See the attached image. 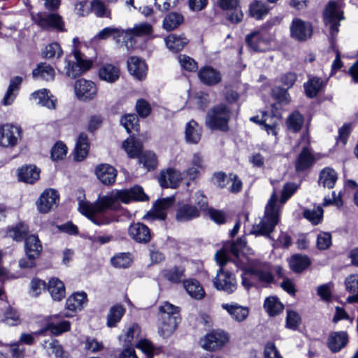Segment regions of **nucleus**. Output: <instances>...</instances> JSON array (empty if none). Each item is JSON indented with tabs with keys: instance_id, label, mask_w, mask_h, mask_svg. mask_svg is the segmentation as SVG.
<instances>
[{
	"instance_id": "4468645a",
	"label": "nucleus",
	"mask_w": 358,
	"mask_h": 358,
	"mask_svg": "<svg viewBox=\"0 0 358 358\" xmlns=\"http://www.w3.org/2000/svg\"><path fill=\"white\" fill-rule=\"evenodd\" d=\"M280 120L281 115L278 111L263 112L261 117V126L268 135H271L276 139L280 129Z\"/></svg>"
},
{
	"instance_id": "f257e3e1",
	"label": "nucleus",
	"mask_w": 358,
	"mask_h": 358,
	"mask_svg": "<svg viewBox=\"0 0 358 358\" xmlns=\"http://www.w3.org/2000/svg\"><path fill=\"white\" fill-rule=\"evenodd\" d=\"M147 195L140 186H134L130 189H113L107 194L99 196L98 199L90 203L80 201L79 211L96 225L108 224L115 220V216L107 211L113 209L116 203L120 201L129 203L134 201H146Z\"/></svg>"
},
{
	"instance_id": "72a5a7b5",
	"label": "nucleus",
	"mask_w": 358,
	"mask_h": 358,
	"mask_svg": "<svg viewBox=\"0 0 358 358\" xmlns=\"http://www.w3.org/2000/svg\"><path fill=\"white\" fill-rule=\"evenodd\" d=\"M338 180V174L334 169L325 167L319 174L318 184L323 187L331 189L334 187Z\"/></svg>"
},
{
	"instance_id": "7ed1b4c3",
	"label": "nucleus",
	"mask_w": 358,
	"mask_h": 358,
	"mask_svg": "<svg viewBox=\"0 0 358 358\" xmlns=\"http://www.w3.org/2000/svg\"><path fill=\"white\" fill-rule=\"evenodd\" d=\"M277 202L278 196L274 192L266 205L264 216L253 224L252 234L269 237L280 221V207Z\"/></svg>"
},
{
	"instance_id": "bf43d9fd",
	"label": "nucleus",
	"mask_w": 358,
	"mask_h": 358,
	"mask_svg": "<svg viewBox=\"0 0 358 358\" xmlns=\"http://www.w3.org/2000/svg\"><path fill=\"white\" fill-rule=\"evenodd\" d=\"M310 264L309 259L306 256L300 255H294L290 261L289 265L295 272H301L306 268Z\"/></svg>"
},
{
	"instance_id": "8fccbe9b",
	"label": "nucleus",
	"mask_w": 358,
	"mask_h": 358,
	"mask_svg": "<svg viewBox=\"0 0 358 358\" xmlns=\"http://www.w3.org/2000/svg\"><path fill=\"white\" fill-rule=\"evenodd\" d=\"M184 20L183 15L177 12L168 13L163 20V28L166 31L176 29Z\"/></svg>"
},
{
	"instance_id": "5fc2aeb1",
	"label": "nucleus",
	"mask_w": 358,
	"mask_h": 358,
	"mask_svg": "<svg viewBox=\"0 0 358 358\" xmlns=\"http://www.w3.org/2000/svg\"><path fill=\"white\" fill-rule=\"evenodd\" d=\"M161 319L169 320L171 317L180 319L178 315L179 308L174 305L165 301L159 308Z\"/></svg>"
},
{
	"instance_id": "79ce46f5",
	"label": "nucleus",
	"mask_w": 358,
	"mask_h": 358,
	"mask_svg": "<svg viewBox=\"0 0 358 358\" xmlns=\"http://www.w3.org/2000/svg\"><path fill=\"white\" fill-rule=\"evenodd\" d=\"M180 319L171 317L169 320L161 319L159 327V334L164 338L169 337L176 329Z\"/></svg>"
},
{
	"instance_id": "bb28decb",
	"label": "nucleus",
	"mask_w": 358,
	"mask_h": 358,
	"mask_svg": "<svg viewBox=\"0 0 358 358\" xmlns=\"http://www.w3.org/2000/svg\"><path fill=\"white\" fill-rule=\"evenodd\" d=\"M183 287L187 293L194 299L201 300L206 296L203 286L196 279L189 278L184 280Z\"/></svg>"
},
{
	"instance_id": "1a4fd4ad",
	"label": "nucleus",
	"mask_w": 358,
	"mask_h": 358,
	"mask_svg": "<svg viewBox=\"0 0 358 358\" xmlns=\"http://www.w3.org/2000/svg\"><path fill=\"white\" fill-rule=\"evenodd\" d=\"M22 138V129L14 124H4L0 126V146L6 148L15 147Z\"/></svg>"
},
{
	"instance_id": "20e7f679",
	"label": "nucleus",
	"mask_w": 358,
	"mask_h": 358,
	"mask_svg": "<svg viewBox=\"0 0 358 358\" xmlns=\"http://www.w3.org/2000/svg\"><path fill=\"white\" fill-rule=\"evenodd\" d=\"M215 260L220 266H224L228 262L227 246L217 252L215 255ZM214 287L220 291L227 294H231L237 289V282L235 275L230 271L221 267L217 272L213 279Z\"/></svg>"
},
{
	"instance_id": "412c9836",
	"label": "nucleus",
	"mask_w": 358,
	"mask_h": 358,
	"mask_svg": "<svg viewBox=\"0 0 358 358\" xmlns=\"http://www.w3.org/2000/svg\"><path fill=\"white\" fill-rule=\"evenodd\" d=\"M22 80V78L20 76L13 77L10 80L7 90L1 100V104L3 106H8L14 103L18 94Z\"/></svg>"
},
{
	"instance_id": "338daca9",
	"label": "nucleus",
	"mask_w": 358,
	"mask_h": 358,
	"mask_svg": "<svg viewBox=\"0 0 358 358\" xmlns=\"http://www.w3.org/2000/svg\"><path fill=\"white\" fill-rule=\"evenodd\" d=\"M121 124L125 128L128 133L132 131H138V117L134 114H128L123 116L121 119Z\"/></svg>"
},
{
	"instance_id": "de8ad7c7",
	"label": "nucleus",
	"mask_w": 358,
	"mask_h": 358,
	"mask_svg": "<svg viewBox=\"0 0 358 358\" xmlns=\"http://www.w3.org/2000/svg\"><path fill=\"white\" fill-rule=\"evenodd\" d=\"M125 313L124 308L119 304L112 306L107 315L106 325L108 327H114L121 320Z\"/></svg>"
},
{
	"instance_id": "4c0bfd02",
	"label": "nucleus",
	"mask_w": 358,
	"mask_h": 358,
	"mask_svg": "<svg viewBox=\"0 0 358 358\" xmlns=\"http://www.w3.org/2000/svg\"><path fill=\"white\" fill-rule=\"evenodd\" d=\"M89 147L87 135L85 133H81L78 136L75 148V159L77 161L83 160L88 154Z\"/></svg>"
},
{
	"instance_id": "864d4df0",
	"label": "nucleus",
	"mask_w": 358,
	"mask_h": 358,
	"mask_svg": "<svg viewBox=\"0 0 358 358\" xmlns=\"http://www.w3.org/2000/svg\"><path fill=\"white\" fill-rule=\"evenodd\" d=\"M70 329L71 323L68 320H62L57 324L47 321L45 327L43 329L44 332L49 330L55 336L69 331Z\"/></svg>"
},
{
	"instance_id": "b1692460",
	"label": "nucleus",
	"mask_w": 358,
	"mask_h": 358,
	"mask_svg": "<svg viewBox=\"0 0 358 358\" xmlns=\"http://www.w3.org/2000/svg\"><path fill=\"white\" fill-rule=\"evenodd\" d=\"M174 202L173 196L158 199L154 204L152 216L159 220H164L166 217V213Z\"/></svg>"
},
{
	"instance_id": "0e129e2a",
	"label": "nucleus",
	"mask_w": 358,
	"mask_h": 358,
	"mask_svg": "<svg viewBox=\"0 0 358 358\" xmlns=\"http://www.w3.org/2000/svg\"><path fill=\"white\" fill-rule=\"evenodd\" d=\"M178 60L182 70L189 72H194L198 69L197 62L188 55H179Z\"/></svg>"
},
{
	"instance_id": "aec40b11",
	"label": "nucleus",
	"mask_w": 358,
	"mask_h": 358,
	"mask_svg": "<svg viewBox=\"0 0 358 358\" xmlns=\"http://www.w3.org/2000/svg\"><path fill=\"white\" fill-rule=\"evenodd\" d=\"M222 308L228 313L234 320L238 322L245 320L250 312L247 306L239 305L237 303H222Z\"/></svg>"
},
{
	"instance_id": "052dcab7",
	"label": "nucleus",
	"mask_w": 358,
	"mask_h": 358,
	"mask_svg": "<svg viewBox=\"0 0 358 358\" xmlns=\"http://www.w3.org/2000/svg\"><path fill=\"white\" fill-rule=\"evenodd\" d=\"M303 123V116L298 112L292 113L287 120V127L288 129L293 132L299 131Z\"/></svg>"
},
{
	"instance_id": "f8f14e48",
	"label": "nucleus",
	"mask_w": 358,
	"mask_h": 358,
	"mask_svg": "<svg viewBox=\"0 0 358 358\" xmlns=\"http://www.w3.org/2000/svg\"><path fill=\"white\" fill-rule=\"evenodd\" d=\"M74 92L79 101L88 102L96 97L98 88L93 81L81 78L75 82Z\"/></svg>"
},
{
	"instance_id": "ddd939ff",
	"label": "nucleus",
	"mask_w": 358,
	"mask_h": 358,
	"mask_svg": "<svg viewBox=\"0 0 358 358\" xmlns=\"http://www.w3.org/2000/svg\"><path fill=\"white\" fill-rule=\"evenodd\" d=\"M248 45L255 51H266L271 48V34L265 29L255 31L246 36Z\"/></svg>"
},
{
	"instance_id": "ea45409f",
	"label": "nucleus",
	"mask_w": 358,
	"mask_h": 358,
	"mask_svg": "<svg viewBox=\"0 0 358 358\" xmlns=\"http://www.w3.org/2000/svg\"><path fill=\"white\" fill-rule=\"evenodd\" d=\"M32 75L34 78L49 81L54 79L55 73L50 64L41 63L33 70Z\"/></svg>"
},
{
	"instance_id": "473e14b6",
	"label": "nucleus",
	"mask_w": 358,
	"mask_h": 358,
	"mask_svg": "<svg viewBox=\"0 0 358 358\" xmlns=\"http://www.w3.org/2000/svg\"><path fill=\"white\" fill-rule=\"evenodd\" d=\"M42 248L41 243L36 235H30L25 238L24 250L27 257H38Z\"/></svg>"
},
{
	"instance_id": "13d9d810",
	"label": "nucleus",
	"mask_w": 358,
	"mask_h": 358,
	"mask_svg": "<svg viewBox=\"0 0 358 358\" xmlns=\"http://www.w3.org/2000/svg\"><path fill=\"white\" fill-rule=\"evenodd\" d=\"M43 56L47 59H59L63 54L60 45L57 43H51L47 45L43 50Z\"/></svg>"
},
{
	"instance_id": "603ef678",
	"label": "nucleus",
	"mask_w": 358,
	"mask_h": 358,
	"mask_svg": "<svg viewBox=\"0 0 358 358\" xmlns=\"http://www.w3.org/2000/svg\"><path fill=\"white\" fill-rule=\"evenodd\" d=\"M314 162V157L306 148H303L301 154L299 155L296 163V169L298 171H303L310 166Z\"/></svg>"
},
{
	"instance_id": "6e6d98bb",
	"label": "nucleus",
	"mask_w": 358,
	"mask_h": 358,
	"mask_svg": "<svg viewBox=\"0 0 358 358\" xmlns=\"http://www.w3.org/2000/svg\"><path fill=\"white\" fill-rule=\"evenodd\" d=\"M138 157L139 158L140 164H143L147 171H151L157 166V156L153 152H144Z\"/></svg>"
},
{
	"instance_id": "2eb2a0df",
	"label": "nucleus",
	"mask_w": 358,
	"mask_h": 358,
	"mask_svg": "<svg viewBox=\"0 0 358 358\" xmlns=\"http://www.w3.org/2000/svg\"><path fill=\"white\" fill-rule=\"evenodd\" d=\"M59 194L53 189H45L36 201L37 209L40 213H47L59 202Z\"/></svg>"
},
{
	"instance_id": "f704fd0d",
	"label": "nucleus",
	"mask_w": 358,
	"mask_h": 358,
	"mask_svg": "<svg viewBox=\"0 0 358 358\" xmlns=\"http://www.w3.org/2000/svg\"><path fill=\"white\" fill-rule=\"evenodd\" d=\"M120 75L119 68L110 64L103 65L99 70V78L110 83L116 82L119 79Z\"/></svg>"
},
{
	"instance_id": "69168bd1",
	"label": "nucleus",
	"mask_w": 358,
	"mask_h": 358,
	"mask_svg": "<svg viewBox=\"0 0 358 358\" xmlns=\"http://www.w3.org/2000/svg\"><path fill=\"white\" fill-rule=\"evenodd\" d=\"M132 262V257L129 253H120L111 259L112 264L117 268H127Z\"/></svg>"
},
{
	"instance_id": "7c9ffc66",
	"label": "nucleus",
	"mask_w": 358,
	"mask_h": 358,
	"mask_svg": "<svg viewBox=\"0 0 358 358\" xmlns=\"http://www.w3.org/2000/svg\"><path fill=\"white\" fill-rule=\"evenodd\" d=\"M31 99L36 101V103L42 106H45L49 109L55 108L56 99L50 94L46 89H42L33 92L31 94Z\"/></svg>"
},
{
	"instance_id": "09e8293b",
	"label": "nucleus",
	"mask_w": 358,
	"mask_h": 358,
	"mask_svg": "<svg viewBox=\"0 0 358 358\" xmlns=\"http://www.w3.org/2000/svg\"><path fill=\"white\" fill-rule=\"evenodd\" d=\"M324 85V82L321 78L316 77L310 78L308 82L304 83L306 96L310 98L315 97Z\"/></svg>"
},
{
	"instance_id": "dca6fc26",
	"label": "nucleus",
	"mask_w": 358,
	"mask_h": 358,
	"mask_svg": "<svg viewBox=\"0 0 358 358\" xmlns=\"http://www.w3.org/2000/svg\"><path fill=\"white\" fill-rule=\"evenodd\" d=\"M290 33L293 38L299 41H304L311 37L313 28L309 22L295 18L290 25Z\"/></svg>"
},
{
	"instance_id": "6e6552de",
	"label": "nucleus",
	"mask_w": 358,
	"mask_h": 358,
	"mask_svg": "<svg viewBox=\"0 0 358 358\" xmlns=\"http://www.w3.org/2000/svg\"><path fill=\"white\" fill-rule=\"evenodd\" d=\"M123 45L127 50L135 45L136 38L151 37L153 33V27L148 22H141L134 25L132 28L123 29Z\"/></svg>"
},
{
	"instance_id": "9d476101",
	"label": "nucleus",
	"mask_w": 358,
	"mask_h": 358,
	"mask_svg": "<svg viewBox=\"0 0 358 358\" xmlns=\"http://www.w3.org/2000/svg\"><path fill=\"white\" fill-rule=\"evenodd\" d=\"M74 58L76 62L65 60V73L66 76L72 78L81 76L90 69L93 64L92 59H87L82 53H78L77 51L75 52Z\"/></svg>"
},
{
	"instance_id": "a211bd4d",
	"label": "nucleus",
	"mask_w": 358,
	"mask_h": 358,
	"mask_svg": "<svg viewBox=\"0 0 358 358\" xmlns=\"http://www.w3.org/2000/svg\"><path fill=\"white\" fill-rule=\"evenodd\" d=\"M239 0H219V6L231 13L228 14V20L234 24L239 23L242 21L243 14L239 7Z\"/></svg>"
},
{
	"instance_id": "3c124183",
	"label": "nucleus",
	"mask_w": 358,
	"mask_h": 358,
	"mask_svg": "<svg viewBox=\"0 0 358 358\" xmlns=\"http://www.w3.org/2000/svg\"><path fill=\"white\" fill-rule=\"evenodd\" d=\"M268 10L267 5L258 0L252 1L249 7L250 16L256 20L263 19L268 14Z\"/></svg>"
},
{
	"instance_id": "680f3d73",
	"label": "nucleus",
	"mask_w": 358,
	"mask_h": 358,
	"mask_svg": "<svg viewBox=\"0 0 358 358\" xmlns=\"http://www.w3.org/2000/svg\"><path fill=\"white\" fill-rule=\"evenodd\" d=\"M140 327L136 324H132L127 329L123 335L119 336L120 340H123L125 345L132 344V341L135 338H138L140 334Z\"/></svg>"
},
{
	"instance_id": "f03ea898",
	"label": "nucleus",
	"mask_w": 358,
	"mask_h": 358,
	"mask_svg": "<svg viewBox=\"0 0 358 358\" xmlns=\"http://www.w3.org/2000/svg\"><path fill=\"white\" fill-rule=\"evenodd\" d=\"M250 250L243 238H238L230 245V252L236 258L235 264L243 271L242 285L248 289L252 286L254 281L262 285L271 283L274 278L270 265L250 257Z\"/></svg>"
},
{
	"instance_id": "4be33fe9",
	"label": "nucleus",
	"mask_w": 358,
	"mask_h": 358,
	"mask_svg": "<svg viewBox=\"0 0 358 358\" xmlns=\"http://www.w3.org/2000/svg\"><path fill=\"white\" fill-rule=\"evenodd\" d=\"M127 67L129 73L138 80H143L147 74V65L145 62L137 57H131L127 61Z\"/></svg>"
},
{
	"instance_id": "393cba45",
	"label": "nucleus",
	"mask_w": 358,
	"mask_h": 358,
	"mask_svg": "<svg viewBox=\"0 0 358 358\" xmlns=\"http://www.w3.org/2000/svg\"><path fill=\"white\" fill-rule=\"evenodd\" d=\"M17 176L19 180L33 184L39 179L40 170L34 165L23 166L18 169Z\"/></svg>"
},
{
	"instance_id": "0eeeda50",
	"label": "nucleus",
	"mask_w": 358,
	"mask_h": 358,
	"mask_svg": "<svg viewBox=\"0 0 358 358\" xmlns=\"http://www.w3.org/2000/svg\"><path fill=\"white\" fill-rule=\"evenodd\" d=\"M229 118V109L225 105L220 104L208 112L206 117V124L212 129H218L227 131Z\"/></svg>"
},
{
	"instance_id": "a18cd8bd",
	"label": "nucleus",
	"mask_w": 358,
	"mask_h": 358,
	"mask_svg": "<svg viewBox=\"0 0 358 358\" xmlns=\"http://www.w3.org/2000/svg\"><path fill=\"white\" fill-rule=\"evenodd\" d=\"M264 308L270 316H275L282 312L284 306L276 296H271L265 299Z\"/></svg>"
},
{
	"instance_id": "58836bf2",
	"label": "nucleus",
	"mask_w": 358,
	"mask_h": 358,
	"mask_svg": "<svg viewBox=\"0 0 358 358\" xmlns=\"http://www.w3.org/2000/svg\"><path fill=\"white\" fill-rule=\"evenodd\" d=\"M184 276V268L180 266H175L169 269L162 270L159 273V278L166 279L172 283H178Z\"/></svg>"
},
{
	"instance_id": "e433bc0d",
	"label": "nucleus",
	"mask_w": 358,
	"mask_h": 358,
	"mask_svg": "<svg viewBox=\"0 0 358 358\" xmlns=\"http://www.w3.org/2000/svg\"><path fill=\"white\" fill-rule=\"evenodd\" d=\"M123 29L117 27H106L101 30L95 36V39L104 40L112 36L117 43L123 45Z\"/></svg>"
},
{
	"instance_id": "a19ab883",
	"label": "nucleus",
	"mask_w": 358,
	"mask_h": 358,
	"mask_svg": "<svg viewBox=\"0 0 358 358\" xmlns=\"http://www.w3.org/2000/svg\"><path fill=\"white\" fill-rule=\"evenodd\" d=\"M201 136V129L194 120H190L186 125L185 139L189 143H197Z\"/></svg>"
},
{
	"instance_id": "f3484780",
	"label": "nucleus",
	"mask_w": 358,
	"mask_h": 358,
	"mask_svg": "<svg viewBox=\"0 0 358 358\" xmlns=\"http://www.w3.org/2000/svg\"><path fill=\"white\" fill-rule=\"evenodd\" d=\"M182 180L180 171L173 168H168L160 172L158 181L162 187L176 188Z\"/></svg>"
},
{
	"instance_id": "49530a36",
	"label": "nucleus",
	"mask_w": 358,
	"mask_h": 358,
	"mask_svg": "<svg viewBox=\"0 0 358 358\" xmlns=\"http://www.w3.org/2000/svg\"><path fill=\"white\" fill-rule=\"evenodd\" d=\"M28 231V227L25 224L20 222L15 226L8 227L6 231V236L11 238L15 241H21Z\"/></svg>"
},
{
	"instance_id": "c85d7f7f",
	"label": "nucleus",
	"mask_w": 358,
	"mask_h": 358,
	"mask_svg": "<svg viewBox=\"0 0 358 358\" xmlns=\"http://www.w3.org/2000/svg\"><path fill=\"white\" fill-rule=\"evenodd\" d=\"M87 303V294L84 292H76L66 300V308L69 310L77 312L81 310Z\"/></svg>"
},
{
	"instance_id": "37998d69",
	"label": "nucleus",
	"mask_w": 358,
	"mask_h": 358,
	"mask_svg": "<svg viewBox=\"0 0 358 358\" xmlns=\"http://www.w3.org/2000/svg\"><path fill=\"white\" fill-rule=\"evenodd\" d=\"M167 48L173 52L181 50L188 43V40L183 35L169 34L165 38Z\"/></svg>"
},
{
	"instance_id": "4d7b16f0",
	"label": "nucleus",
	"mask_w": 358,
	"mask_h": 358,
	"mask_svg": "<svg viewBox=\"0 0 358 358\" xmlns=\"http://www.w3.org/2000/svg\"><path fill=\"white\" fill-rule=\"evenodd\" d=\"M323 209L321 206L313 207L306 209L303 211V217L313 224H318L323 218Z\"/></svg>"
},
{
	"instance_id": "423d86ee",
	"label": "nucleus",
	"mask_w": 358,
	"mask_h": 358,
	"mask_svg": "<svg viewBox=\"0 0 358 358\" xmlns=\"http://www.w3.org/2000/svg\"><path fill=\"white\" fill-rule=\"evenodd\" d=\"M31 18L34 23L42 29L56 30L58 31H65L62 17L57 13H31Z\"/></svg>"
},
{
	"instance_id": "9b49d317",
	"label": "nucleus",
	"mask_w": 358,
	"mask_h": 358,
	"mask_svg": "<svg viewBox=\"0 0 358 358\" xmlns=\"http://www.w3.org/2000/svg\"><path fill=\"white\" fill-rule=\"evenodd\" d=\"M229 336L228 333L221 329L213 330L207 334L201 340L202 348L215 351L221 349L229 341Z\"/></svg>"
},
{
	"instance_id": "c03bdc74",
	"label": "nucleus",
	"mask_w": 358,
	"mask_h": 358,
	"mask_svg": "<svg viewBox=\"0 0 358 358\" xmlns=\"http://www.w3.org/2000/svg\"><path fill=\"white\" fill-rule=\"evenodd\" d=\"M142 148V144L132 136L129 137L122 143V148L130 158L138 157Z\"/></svg>"
},
{
	"instance_id": "39448f33",
	"label": "nucleus",
	"mask_w": 358,
	"mask_h": 358,
	"mask_svg": "<svg viewBox=\"0 0 358 358\" xmlns=\"http://www.w3.org/2000/svg\"><path fill=\"white\" fill-rule=\"evenodd\" d=\"M344 20L343 13L334 1H330L324 13L325 26L329 29V41L333 45L335 38L338 33L340 22Z\"/></svg>"
},
{
	"instance_id": "c9c22d12",
	"label": "nucleus",
	"mask_w": 358,
	"mask_h": 358,
	"mask_svg": "<svg viewBox=\"0 0 358 358\" xmlns=\"http://www.w3.org/2000/svg\"><path fill=\"white\" fill-rule=\"evenodd\" d=\"M49 355H53L56 358H69V354L63 349L57 340L50 338L42 344Z\"/></svg>"
},
{
	"instance_id": "774afa93",
	"label": "nucleus",
	"mask_w": 358,
	"mask_h": 358,
	"mask_svg": "<svg viewBox=\"0 0 358 358\" xmlns=\"http://www.w3.org/2000/svg\"><path fill=\"white\" fill-rule=\"evenodd\" d=\"M67 153L66 145L61 142H57L51 150V157L52 160L57 161L64 158Z\"/></svg>"
},
{
	"instance_id": "5701e85b",
	"label": "nucleus",
	"mask_w": 358,
	"mask_h": 358,
	"mask_svg": "<svg viewBox=\"0 0 358 358\" xmlns=\"http://www.w3.org/2000/svg\"><path fill=\"white\" fill-rule=\"evenodd\" d=\"M199 216V210L196 206L188 203H179L176 210V218L178 222H188Z\"/></svg>"
},
{
	"instance_id": "cd10ccee",
	"label": "nucleus",
	"mask_w": 358,
	"mask_h": 358,
	"mask_svg": "<svg viewBox=\"0 0 358 358\" xmlns=\"http://www.w3.org/2000/svg\"><path fill=\"white\" fill-rule=\"evenodd\" d=\"M198 76L205 85H213L221 81L222 76L219 71L210 66H203L198 72Z\"/></svg>"
},
{
	"instance_id": "2f4dec72",
	"label": "nucleus",
	"mask_w": 358,
	"mask_h": 358,
	"mask_svg": "<svg viewBox=\"0 0 358 358\" xmlns=\"http://www.w3.org/2000/svg\"><path fill=\"white\" fill-rule=\"evenodd\" d=\"M47 289L55 301H61L65 297L66 289L64 284L58 278H51L49 280Z\"/></svg>"
},
{
	"instance_id": "a878e982",
	"label": "nucleus",
	"mask_w": 358,
	"mask_h": 358,
	"mask_svg": "<svg viewBox=\"0 0 358 358\" xmlns=\"http://www.w3.org/2000/svg\"><path fill=\"white\" fill-rule=\"evenodd\" d=\"M130 236L139 243H147L150 240V229L141 223H134L129 229Z\"/></svg>"
},
{
	"instance_id": "e2e57ef3",
	"label": "nucleus",
	"mask_w": 358,
	"mask_h": 358,
	"mask_svg": "<svg viewBox=\"0 0 358 358\" xmlns=\"http://www.w3.org/2000/svg\"><path fill=\"white\" fill-rule=\"evenodd\" d=\"M1 320L8 326H15L20 323V319L17 311L8 307L4 311Z\"/></svg>"
},
{
	"instance_id": "6ab92c4d",
	"label": "nucleus",
	"mask_w": 358,
	"mask_h": 358,
	"mask_svg": "<svg viewBox=\"0 0 358 358\" xmlns=\"http://www.w3.org/2000/svg\"><path fill=\"white\" fill-rule=\"evenodd\" d=\"M95 174L101 183L110 185L115 181L117 171L110 164H101L96 166Z\"/></svg>"
},
{
	"instance_id": "c756f323",
	"label": "nucleus",
	"mask_w": 358,
	"mask_h": 358,
	"mask_svg": "<svg viewBox=\"0 0 358 358\" xmlns=\"http://www.w3.org/2000/svg\"><path fill=\"white\" fill-rule=\"evenodd\" d=\"M348 341L346 332H333L328 338L327 345L331 352H337L346 345Z\"/></svg>"
}]
</instances>
